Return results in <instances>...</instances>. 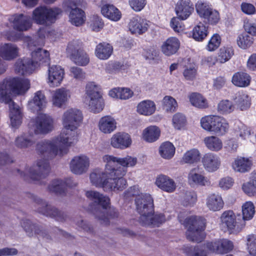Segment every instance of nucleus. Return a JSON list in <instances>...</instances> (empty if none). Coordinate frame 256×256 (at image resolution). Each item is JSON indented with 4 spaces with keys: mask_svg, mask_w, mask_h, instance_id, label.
Returning a JSON list of instances; mask_svg holds the SVG:
<instances>
[{
    "mask_svg": "<svg viewBox=\"0 0 256 256\" xmlns=\"http://www.w3.org/2000/svg\"><path fill=\"white\" fill-rule=\"evenodd\" d=\"M117 122L115 118L110 115L102 116L98 122L99 130L105 134H109L116 128Z\"/></svg>",
    "mask_w": 256,
    "mask_h": 256,
    "instance_id": "nucleus-23",
    "label": "nucleus"
},
{
    "mask_svg": "<svg viewBox=\"0 0 256 256\" xmlns=\"http://www.w3.org/2000/svg\"><path fill=\"white\" fill-rule=\"evenodd\" d=\"M64 74V69L60 66L53 65L48 70V80L50 84L57 86L62 82Z\"/></svg>",
    "mask_w": 256,
    "mask_h": 256,
    "instance_id": "nucleus-22",
    "label": "nucleus"
},
{
    "mask_svg": "<svg viewBox=\"0 0 256 256\" xmlns=\"http://www.w3.org/2000/svg\"><path fill=\"white\" fill-rule=\"evenodd\" d=\"M128 28L132 34H142L148 29V24L145 20L140 18H132L128 24Z\"/></svg>",
    "mask_w": 256,
    "mask_h": 256,
    "instance_id": "nucleus-26",
    "label": "nucleus"
},
{
    "mask_svg": "<svg viewBox=\"0 0 256 256\" xmlns=\"http://www.w3.org/2000/svg\"><path fill=\"white\" fill-rule=\"evenodd\" d=\"M62 12V10L58 8H48L46 6H40L34 10L32 18L38 24L48 25L53 23L56 16Z\"/></svg>",
    "mask_w": 256,
    "mask_h": 256,
    "instance_id": "nucleus-12",
    "label": "nucleus"
},
{
    "mask_svg": "<svg viewBox=\"0 0 256 256\" xmlns=\"http://www.w3.org/2000/svg\"><path fill=\"white\" fill-rule=\"evenodd\" d=\"M190 0H179L176 6L177 16L182 20L186 19L194 11V8Z\"/></svg>",
    "mask_w": 256,
    "mask_h": 256,
    "instance_id": "nucleus-24",
    "label": "nucleus"
},
{
    "mask_svg": "<svg viewBox=\"0 0 256 256\" xmlns=\"http://www.w3.org/2000/svg\"><path fill=\"white\" fill-rule=\"evenodd\" d=\"M86 195L96 204L92 212L102 224L107 225L109 224L110 218L118 217L117 210L109 206L110 200L108 196L94 190L86 192Z\"/></svg>",
    "mask_w": 256,
    "mask_h": 256,
    "instance_id": "nucleus-4",
    "label": "nucleus"
},
{
    "mask_svg": "<svg viewBox=\"0 0 256 256\" xmlns=\"http://www.w3.org/2000/svg\"><path fill=\"white\" fill-rule=\"evenodd\" d=\"M70 22L76 26L84 22V12L78 8H72L69 14Z\"/></svg>",
    "mask_w": 256,
    "mask_h": 256,
    "instance_id": "nucleus-42",
    "label": "nucleus"
},
{
    "mask_svg": "<svg viewBox=\"0 0 256 256\" xmlns=\"http://www.w3.org/2000/svg\"><path fill=\"white\" fill-rule=\"evenodd\" d=\"M253 43L252 36L246 34H240L237 38V44L238 46L242 49H246L251 46Z\"/></svg>",
    "mask_w": 256,
    "mask_h": 256,
    "instance_id": "nucleus-57",
    "label": "nucleus"
},
{
    "mask_svg": "<svg viewBox=\"0 0 256 256\" xmlns=\"http://www.w3.org/2000/svg\"><path fill=\"white\" fill-rule=\"evenodd\" d=\"M212 8L211 6L206 2L204 0H198L196 4V11L201 18L207 16L208 13Z\"/></svg>",
    "mask_w": 256,
    "mask_h": 256,
    "instance_id": "nucleus-56",
    "label": "nucleus"
},
{
    "mask_svg": "<svg viewBox=\"0 0 256 256\" xmlns=\"http://www.w3.org/2000/svg\"><path fill=\"white\" fill-rule=\"evenodd\" d=\"M184 251L188 256H208L206 250L202 245L195 246H185Z\"/></svg>",
    "mask_w": 256,
    "mask_h": 256,
    "instance_id": "nucleus-47",
    "label": "nucleus"
},
{
    "mask_svg": "<svg viewBox=\"0 0 256 256\" xmlns=\"http://www.w3.org/2000/svg\"><path fill=\"white\" fill-rule=\"evenodd\" d=\"M109 95L113 98L128 100L133 96V92L128 88H117L109 92Z\"/></svg>",
    "mask_w": 256,
    "mask_h": 256,
    "instance_id": "nucleus-39",
    "label": "nucleus"
},
{
    "mask_svg": "<svg viewBox=\"0 0 256 256\" xmlns=\"http://www.w3.org/2000/svg\"><path fill=\"white\" fill-rule=\"evenodd\" d=\"M180 46V40L175 37H171L162 43L160 50L164 54L169 56L175 54L178 50Z\"/></svg>",
    "mask_w": 256,
    "mask_h": 256,
    "instance_id": "nucleus-25",
    "label": "nucleus"
},
{
    "mask_svg": "<svg viewBox=\"0 0 256 256\" xmlns=\"http://www.w3.org/2000/svg\"><path fill=\"white\" fill-rule=\"evenodd\" d=\"M234 106L228 100H221L218 106V110L222 114H228L232 112L234 110Z\"/></svg>",
    "mask_w": 256,
    "mask_h": 256,
    "instance_id": "nucleus-58",
    "label": "nucleus"
},
{
    "mask_svg": "<svg viewBox=\"0 0 256 256\" xmlns=\"http://www.w3.org/2000/svg\"><path fill=\"white\" fill-rule=\"evenodd\" d=\"M110 144L114 148H125L130 145L131 139L128 134L118 132L112 137Z\"/></svg>",
    "mask_w": 256,
    "mask_h": 256,
    "instance_id": "nucleus-28",
    "label": "nucleus"
},
{
    "mask_svg": "<svg viewBox=\"0 0 256 256\" xmlns=\"http://www.w3.org/2000/svg\"><path fill=\"white\" fill-rule=\"evenodd\" d=\"M185 222L188 226L186 232L187 239L194 242H200L204 238L205 219L200 216H191L186 219Z\"/></svg>",
    "mask_w": 256,
    "mask_h": 256,
    "instance_id": "nucleus-7",
    "label": "nucleus"
},
{
    "mask_svg": "<svg viewBox=\"0 0 256 256\" xmlns=\"http://www.w3.org/2000/svg\"><path fill=\"white\" fill-rule=\"evenodd\" d=\"M86 94L85 102L90 110L95 114L102 111L104 104L98 86L94 82H88L86 86Z\"/></svg>",
    "mask_w": 256,
    "mask_h": 256,
    "instance_id": "nucleus-8",
    "label": "nucleus"
},
{
    "mask_svg": "<svg viewBox=\"0 0 256 256\" xmlns=\"http://www.w3.org/2000/svg\"><path fill=\"white\" fill-rule=\"evenodd\" d=\"M244 192L250 196H256V186L250 181L242 184Z\"/></svg>",
    "mask_w": 256,
    "mask_h": 256,
    "instance_id": "nucleus-62",
    "label": "nucleus"
},
{
    "mask_svg": "<svg viewBox=\"0 0 256 256\" xmlns=\"http://www.w3.org/2000/svg\"><path fill=\"white\" fill-rule=\"evenodd\" d=\"M186 122V118L184 115L180 113H176L175 114L172 118L173 124L175 128L180 129L183 126Z\"/></svg>",
    "mask_w": 256,
    "mask_h": 256,
    "instance_id": "nucleus-61",
    "label": "nucleus"
},
{
    "mask_svg": "<svg viewBox=\"0 0 256 256\" xmlns=\"http://www.w3.org/2000/svg\"><path fill=\"white\" fill-rule=\"evenodd\" d=\"M156 184L161 190L168 192H172L176 188L174 180L166 175L158 176L156 180Z\"/></svg>",
    "mask_w": 256,
    "mask_h": 256,
    "instance_id": "nucleus-29",
    "label": "nucleus"
},
{
    "mask_svg": "<svg viewBox=\"0 0 256 256\" xmlns=\"http://www.w3.org/2000/svg\"><path fill=\"white\" fill-rule=\"evenodd\" d=\"M232 166L235 172H246L250 170L252 162L248 158L240 157L235 159Z\"/></svg>",
    "mask_w": 256,
    "mask_h": 256,
    "instance_id": "nucleus-35",
    "label": "nucleus"
},
{
    "mask_svg": "<svg viewBox=\"0 0 256 256\" xmlns=\"http://www.w3.org/2000/svg\"><path fill=\"white\" fill-rule=\"evenodd\" d=\"M242 218L244 220H251L255 214L254 204L251 202H246L242 206Z\"/></svg>",
    "mask_w": 256,
    "mask_h": 256,
    "instance_id": "nucleus-51",
    "label": "nucleus"
},
{
    "mask_svg": "<svg viewBox=\"0 0 256 256\" xmlns=\"http://www.w3.org/2000/svg\"><path fill=\"white\" fill-rule=\"evenodd\" d=\"M207 15V16H204L203 18L206 20L208 24H218L220 20L219 12L212 8L208 13Z\"/></svg>",
    "mask_w": 256,
    "mask_h": 256,
    "instance_id": "nucleus-60",
    "label": "nucleus"
},
{
    "mask_svg": "<svg viewBox=\"0 0 256 256\" xmlns=\"http://www.w3.org/2000/svg\"><path fill=\"white\" fill-rule=\"evenodd\" d=\"M108 163L106 164V168L104 170L96 168L90 174V178L92 184L98 187H102L105 190V184L107 183L108 178L109 177L107 172Z\"/></svg>",
    "mask_w": 256,
    "mask_h": 256,
    "instance_id": "nucleus-18",
    "label": "nucleus"
},
{
    "mask_svg": "<svg viewBox=\"0 0 256 256\" xmlns=\"http://www.w3.org/2000/svg\"><path fill=\"white\" fill-rule=\"evenodd\" d=\"M232 81V84L237 86L246 87L249 86L250 77L246 73L238 72L234 74Z\"/></svg>",
    "mask_w": 256,
    "mask_h": 256,
    "instance_id": "nucleus-38",
    "label": "nucleus"
},
{
    "mask_svg": "<svg viewBox=\"0 0 256 256\" xmlns=\"http://www.w3.org/2000/svg\"><path fill=\"white\" fill-rule=\"evenodd\" d=\"M189 100L193 106L198 108H206L208 106L207 100L200 94L192 93L189 96Z\"/></svg>",
    "mask_w": 256,
    "mask_h": 256,
    "instance_id": "nucleus-44",
    "label": "nucleus"
},
{
    "mask_svg": "<svg viewBox=\"0 0 256 256\" xmlns=\"http://www.w3.org/2000/svg\"><path fill=\"white\" fill-rule=\"evenodd\" d=\"M156 106L154 102L150 100H144L138 104L136 112L141 115L149 116L156 111Z\"/></svg>",
    "mask_w": 256,
    "mask_h": 256,
    "instance_id": "nucleus-32",
    "label": "nucleus"
},
{
    "mask_svg": "<svg viewBox=\"0 0 256 256\" xmlns=\"http://www.w3.org/2000/svg\"><path fill=\"white\" fill-rule=\"evenodd\" d=\"M30 88L28 79L9 78L0 82V101L8 104L11 125L18 128L22 124V115L19 106L11 98V94H24Z\"/></svg>",
    "mask_w": 256,
    "mask_h": 256,
    "instance_id": "nucleus-2",
    "label": "nucleus"
},
{
    "mask_svg": "<svg viewBox=\"0 0 256 256\" xmlns=\"http://www.w3.org/2000/svg\"><path fill=\"white\" fill-rule=\"evenodd\" d=\"M197 200V196L194 191L186 192L182 198V204L184 206L194 205Z\"/></svg>",
    "mask_w": 256,
    "mask_h": 256,
    "instance_id": "nucleus-59",
    "label": "nucleus"
},
{
    "mask_svg": "<svg viewBox=\"0 0 256 256\" xmlns=\"http://www.w3.org/2000/svg\"><path fill=\"white\" fill-rule=\"evenodd\" d=\"M220 44V38L218 34H214L210 40L207 46V50L209 51L216 50Z\"/></svg>",
    "mask_w": 256,
    "mask_h": 256,
    "instance_id": "nucleus-64",
    "label": "nucleus"
},
{
    "mask_svg": "<svg viewBox=\"0 0 256 256\" xmlns=\"http://www.w3.org/2000/svg\"><path fill=\"white\" fill-rule=\"evenodd\" d=\"M200 152L196 149H192L186 152L182 157V161L186 164H192L200 160Z\"/></svg>",
    "mask_w": 256,
    "mask_h": 256,
    "instance_id": "nucleus-50",
    "label": "nucleus"
},
{
    "mask_svg": "<svg viewBox=\"0 0 256 256\" xmlns=\"http://www.w3.org/2000/svg\"><path fill=\"white\" fill-rule=\"evenodd\" d=\"M46 104L44 94L42 91H38L34 94L33 98L28 102V108L32 112H38L46 106Z\"/></svg>",
    "mask_w": 256,
    "mask_h": 256,
    "instance_id": "nucleus-27",
    "label": "nucleus"
},
{
    "mask_svg": "<svg viewBox=\"0 0 256 256\" xmlns=\"http://www.w3.org/2000/svg\"><path fill=\"white\" fill-rule=\"evenodd\" d=\"M101 12L105 17L114 21L119 20L121 17L120 12L113 5H104L102 8Z\"/></svg>",
    "mask_w": 256,
    "mask_h": 256,
    "instance_id": "nucleus-37",
    "label": "nucleus"
},
{
    "mask_svg": "<svg viewBox=\"0 0 256 256\" xmlns=\"http://www.w3.org/2000/svg\"><path fill=\"white\" fill-rule=\"evenodd\" d=\"M207 35V28L201 22H200L193 29L192 37L196 40L202 41Z\"/></svg>",
    "mask_w": 256,
    "mask_h": 256,
    "instance_id": "nucleus-48",
    "label": "nucleus"
},
{
    "mask_svg": "<svg viewBox=\"0 0 256 256\" xmlns=\"http://www.w3.org/2000/svg\"><path fill=\"white\" fill-rule=\"evenodd\" d=\"M235 104L241 110H244L248 108L250 105L249 96L242 92H238L234 98Z\"/></svg>",
    "mask_w": 256,
    "mask_h": 256,
    "instance_id": "nucleus-40",
    "label": "nucleus"
},
{
    "mask_svg": "<svg viewBox=\"0 0 256 256\" xmlns=\"http://www.w3.org/2000/svg\"><path fill=\"white\" fill-rule=\"evenodd\" d=\"M222 226L230 232H234L238 228L236 216L232 210L224 212L220 216Z\"/></svg>",
    "mask_w": 256,
    "mask_h": 256,
    "instance_id": "nucleus-19",
    "label": "nucleus"
},
{
    "mask_svg": "<svg viewBox=\"0 0 256 256\" xmlns=\"http://www.w3.org/2000/svg\"><path fill=\"white\" fill-rule=\"evenodd\" d=\"M82 120L83 115L79 110L70 108L65 111L62 116L63 128L60 134L50 140H40L36 144V153L44 159L38 160L36 165L26 169L24 173L21 172L20 176L26 180V173L34 180L46 178L50 172L48 160L67 153L66 146L77 141L76 130L80 126Z\"/></svg>",
    "mask_w": 256,
    "mask_h": 256,
    "instance_id": "nucleus-1",
    "label": "nucleus"
},
{
    "mask_svg": "<svg viewBox=\"0 0 256 256\" xmlns=\"http://www.w3.org/2000/svg\"><path fill=\"white\" fill-rule=\"evenodd\" d=\"M33 199L37 205V211L39 213L47 217L54 218L60 222H64L68 218V216L66 212L49 204L48 202L40 198L34 196Z\"/></svg>",
    "mask_w": 256,
    "mask_h": 256,
    "instance_id": "nucleus-10",
    "label": "nucleus"
},
{
    "mask_svg": "<svg viewBox=\"0 0 256 256\" xmlns=\"http://www.w3.org/2000/svg\"><path fill=\"white\" fill-rule=\"evenodd\" d=\"M103 161L108 163V166L110 167L120 166L126 169L127 167L134 166L137 162L136 158L128 156L124 158H119L113 156L105 155L102 158Z\"/></svg>",
    "mask_w": 256,
    "mask_h": 256,
    "instance_id": "nucleus-14",
    "label": "nucleus"
},
{
    "mask_svg": "<svg viewBox=\"0 0 256 256\" xmlns=\"http://www.w3.org/2000/svg\"><path fill=\"white\" fill-rule=\"evenodd\" d=\"M198 169L194 168L189 172L188 176V184L191 186H206L208 184L206 178L202 174L197 172Z\"/></svg>",
    "mask_w": 256,
    "mask_h": 256,
    "instance_id": "nucleus-34",
    "label": "nucleus"
},
{
    "mask_svg": "<svg viewBox=\"0 0 256 256\" xmlns=\"http://www.w3.org/2000/svg\"><path fill=\"white\" fill-rule=\"evenodd\" d=\"M246 244L248 252L246 256H256V234L248 235L246 236Z\"/></svg>",
    "mask_w": 256,
    "mask_h": 256,
    "instance_id": "nucleus-52",
    "label": "nucleus"
},
{
    "mask_svg": "<svg viewBox=\"0 0 256 256\" xmlns=\"http://www.w3.org/2000/svg\"><path fill=\"white\" fill-rule=\"evenodd\" d=\"M107 172L109 174L107 183L105 184V191H122L126 186V180L123 176L126 172L127 170L120 166L110 167L107 166Z\"/></svg>",
    "mask_w": 256,
    "mask_h": 256,
    "instance_id": "nucleus-6",
    "label": "nucleus"
},
{
    "mask_svg": "<svg viewBox=\"0 0 256 256\" xmlns=\"http://www.w3.org/2000/svg\"><path fill=\"white\" fill-rule=\"evenodd\" d=\"M113 48L110 44L105 42L99 44L96 47L95 54L100 60H106L112 54Z\"/></svg>",
    "mask_w": 256,
    "mask_h": 256,
    "instance_id": "nucleus-36",
    "label": "nucleus"
},
{
    "mask_svg": "<svg viewBox=\"0 0 256 256\" xmlns=\"http://www.w3.org/2000/svg\"><path fill=\"white\" fill-rule=\"evenodd\" d=\"M160 134V128L155 126H150L144 130L142 134V139L148 142L157 140Z\"/></svg>",
    "mask_w": 256,
    "mask_h": 256,
    "instance_id": "nucleus-33",
    "label": "nucleus"
},
{
    "mask_svg": "<svg viewBox=\"0 0 256 256\" xmlns=\"http://www.w3.org/2000/svg\"><path fill=\"white\" fill-rule=\"evenodd\" d=\"M19 48L12 43L0 44V56L4 60H12L18 56Z\"/></svg>",
    "mask_w": 256,
    "mask_h": 256,
    "instance_id": "nucleus-21",
    "label": "nucleus"
},
{
    "mask_svg": "<svg viewBox=\"0 0 256 256\" xmlns=\"http://www.w3.org/2000/svg\"><path fill=\"white\" fill-rule=\"evenodd\" d=\"M159 153L160 156L164 159H170L175 153V148L169 142L162 143L159 148Z\"/></svg>",
    "mask_w": 256,
    "mask_h": 256,
    "instance_id": "nucleus-43",
    "label": "nucleus"
},
{
    "mask_svg": "<svg viewBox=\"0 0 256 256\" xmlns=\"http://www.w3.org/2000/svg\"><path fill=\"white\" fill-rule=\"evenodd\" d=\"M90 166V160L85 155L74 156L70 163L71 171L76 174H82L86 172Z\"/></svg>",
    "mask_w": 256,
    "mask_h": 256,
    "instance_id": "nucleus-17",
    "label": "nucleus"
},
{
    "mask_svg": "<svg viewBox=\"0 0 256 256\" xmlns=\"http://www.w3.org/2000/svg\"><path fill=\"white\" fill-rule=\"evenodd\" d=\"M202 162L205 170L209 172H214L218 170L220 166V160L218 156L212 152L204 155Z\"/></svg>",
    "mask_w": 256,
    "mask_h": 256,
    "instance_id": "nucleus-20",
    "label": "nucleus"
},
{
    "mask_svg": "<svg viewBox=\"0 0 256 256\" xmlns=\"http://www.w3.org/2000/svg\"><path fill=\"white\" fill-rule=\"evenodd\" d=\"M84 45L79 40H74L70 42L66 48V52L70 58L74 56L80 51L83 50Z\"/></svg>",
    "mask_w": 256,
    "mask_h": 256,
    "instance_id": "nucleus-46",
    "label": "nucleus"
},
{
    "mask_svg": "<svg viewBox=\"0 0 256 256\" xmlns=\"http://www.w3.org/2000/svg\"><path fill=\"white\" fill-rule=\"evenodd\" d=\"M202 127L216 134H224L228 129V124L224 118L217 116H207L200 120Z\"/></svg>",
    "mask_w": 256,
    "mask_h": 256,
    "instance_id": "nucleus-11",
    "label": "nucleus"
},
{
    "mask_svg": "<svg viewBox=\"0 0 256 256\" xmlns=\"http://www.w3.org/2000/svg\"><path fill=\"white\" fill-rule=\"evenodd\" d=\"M224 202L220 196L212 194H209L206 199V205L210 210L216 212L220 210L224 206Z\"/></svg>",
    "mask_w": 256,
    "mask_h": 256,
    "instance_id": "nucleus-30",
    "label": "nucleus"
},
{
    "mask_svg": "<svg viewBox=\"0 0 256 256\" xmlns=\"http://www.w3.org/2000/svg\"><path fill=\"white\" fill-rule=\"evenodd\" d=\"M30 130L36 134H46L54 129V120L46 114H42L32 120L28 124Z\"/></svg>",
    "mask_w": 256,
    "mask_h": 256,
    "instance_id": "nucleus-13",
    "label": "nucleus"
},
{
    "mask_svg": "<svg viewBox=\"0 0 256 256\" xmlns=\"http://www.w3.org/2000/svg\"><path fill=\"white\" fill-rule=\"evenodd\" d=\"M70 59L76 64L80 66H85L87 65L90 58L86 53L83 50L76 54L74 56L70 58Z\"/></svg>",
    "mask_w": 256,
    "mask_h": 256,
    "instance_id": "nucleus-55",
    "label": "nucleus"
},
{
    "mask_svg": "<svg viewBox=\"0 0 256 256\" xmlns=\"http://www.w3.org/2000/svg\"><path fill=\"white\" fill-rule=\"evenodd\" d=\"M162 102L164 108L168 112H174L178 107L176 100L170 96H165L162 100Z\"/></svg>",
    "mask_w": 256,
    "mask_h": 256,
    "instance_id": "nucleus-53",
    "label": "nucleus"
},
{
    "mask_svg": "<svg viewBox=\"0 0 256 256\" xmlns=\"http://www.w3.org/2000/svg\"><path fill=\"white\" fill-rule=\"evenodd\" d=\"M21 224L27 235L30 237L36 234L47 240H50L52 236H56L55 233L58 236H62L64 237H68V234L66 232L58 228H53L50 232L51 235H50L47 230L44 229L42 226L38 224H32L28 220H22L21 222Z\"/></svg>",
    "mask_w": 256,
    "mask_h": 256,
    "instance_id": "nucleus-9",
    "label": "nucleus"
},
{
    "mask_svg": "<svg viewBox=\"0 0 256 256\" xmlns=\"http://www.w3.org/2000/svg\"><path fill=\"white\" fill-rule=\"evenodd\" d=\"M234 132L237 136L244 140L249 139L251 134L250 128L240 122L236 124Z\"/></svg>",
    "mask_w": 256,
    "mask_h": 256,
    "instance_id": "nucleus-49",
    "label": "nucleus"
},
{
    "mask_svg": "<svg viewBox=\"0 0 256 256\" xmlns=\"http://www.w3.org/2000/svg\"><path fill=\"white\" fill-rule=\"evenodd\" d=\"M206 147L211 151L218 152L222 148V142L218 137L210 136L206 137L204 140Z\"/></svg>",
    "mask_w": 256,
    "mask_h": 256,
    "instance_id": "nucleus-41",
    "label": "nucleus"
},
{
    "mask_svg": "<svg viewBox=\"0 0 256 256\" xmlns=\"http://www.w3.org/2000/svg\"><path fill=\"white\" fill-rule=\"evenodd\" d=\"M8 21L12 24L14 30L20 32L26 31L32 26L30 17L22 14L11 16L8 18Z\"/></svg>",
    "mask_w": 256,
    "mask_h": 256,
    "instance_id": "nucleus-16",
    "label": "nucleus"
},
{
    "mask_svg": "<svg viewBox=\"0 0 256 256\" xmlns=\"http://www.w3.org/2000/svg\"><path fill=\"white\" fill-rule=\"evenodd\" d=\"M234 54V50L232 47L222 48L219 51L218 61L224 63L228 60Z\"/></svg>",
    "mask_w": 256,
    "mask_h": 256,
    "instance_id": "nucleus-54",
    "label": "nucleus"
},
{
    "mask_svg": "<svg viewBox=\"0 0 256 256\" xmlns=\"http://www.w3.org/2000/svg\"><path fill=\"white\" fill-rule=\"evenodd\" d=\"M34 42L30 40L28 43V46L32 52V60L29 58H24L19 60L16 62L15 70L16 73L25 75L30 74L34 71L38 66L41 64H49V52L41 48H37L33 50Z\"/></svg>",
    "mask_w": 256,
    "mask_h": 256,
    "instance_id": "nucleus-5",
    "label": "nucleus"
},
{
    "mask_svg": "<svg viewBox=\"0 0 256 256\" xmlns=\"http://www.w3.org/2000/svg\"><path fill=\"white\" fill-rule=\"evenodd\" d=\"M77 184L70 178H67L65 180H52L48 186L50 192H54L56 194L64 196L66 194V188H73L76 186Z\"/></svg>",
    "mask_w": 256,
    "mask_h": 256,
    "instance_id": "nucleus-15",
    "label": "nucleus"
},
{
    "mask_svg": "<svg viewBox=\"0 0 256 256\" xmlns=\"http://www.w3.org/2000/svg\"><path fill=\"white\" fill-rule=\"evenodd\" d=\"M135 203L138 212L140 214V223L144 226H159L164 222L166 218L162 214H154V200L148 194L137 196Z\"/></svg>",
    "mask_w": 256,
    "mask_h": 256,
    "instance_id": "nucleus-3",
    "label": "nucleus"
},
{
    "mask_svg": "<svg viewBox=\"0 0 256 256\" xmlns=\"http://www.w3.org/2000/svg\"><path fill=\"white\" fill-rule=\"evenodd\" d=\"M70 97L68 90L64 88H60L55 90L52 96L53 104L58 108H60Z\"/></svg>",
    "mask_w": 256,
    "mask_h": 256,
    "instance_id": "nucleus-31",
    "label": "nucleus"
},
{
    "mask_svg": "<svg viewBox=\"0 0 256 256\" xmlns=\"http://www.w3.org/2000/svg\"><path fill=\"white\" fill-rule=\"evenodd\" d=\"M70 75L78 80H84L86 77V74L82 69L78 66H72L70 68Z\"/></svg>",
    "mask_w": 256,
    "mask_h": 256,
    "instance_id": "nucleus-63",
    "label": "nucleus"
},
{
    "mask_svg": "<svg viewBox=\"0 0 256 256\" xmlns=\"http://www.w3.org/2000/svg\"><path fill=\"white\" fill-rule=\"evenodd\" d=\"M34 144L31 136L26 134L18 136L14 141L15 146L20 148H26L31 146Z\"/></svg>",
    "mask_w": 256,
    "mask_h": 256,
    "instance_id": "nucleus-45",
    "label": "nucleus"
}]
</instances>
